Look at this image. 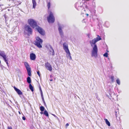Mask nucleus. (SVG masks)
Instances as JSON below:
<instances>
[{
    "label": "nucleus",
    "mask_w": 129,
    "mask_h": 129,
    "mask_svg": "<svg viewBox=\"0 0 129 129\" xmlns=\"http://www.w3.org/2000/svg\"><path fill=\"white\" fill-rule=\"evenodd\" d=\"M97 41L94 39L90 41L89 42L91 46L92 49L91 51V56L96 58L98 56V48L96 43Z\"/></svg>",
    "instance_id": "nucleus-1"
},
{
    "label": "nucleus",
    "mask_w": 129,
    "mask_h": 129,
    "mask_svg": "<svg viewBox=\"0 0 129 129\" xmlns=\"http://www.w3.org/2000/svg\"><path fill=\"white\" fill-rule=\"evenodd\" d=\"M63 48L67 53V57L70 59L71 60L72 58L71 55V53L68 48V45L67 43L65 42L63 43Z\"/></svg>",
    "instance_id": "nucleus-2"
},
{
    "label": "nucleus",
    "mask_w": 129,
    "mask_h": 129,
    "mask_svg": "<svg viewBox=\"0 0 129 129\" xmlns=\"http://www.w3.org/2000/svg\"><path fill=\"white\" fill-rule=\"evenodd\" d=\"M24 34H27L28 36L31 35L33 34L32 29L29 25H26L24 26Z\"/></svg>",
    "instance_id": "nucleus-3"
},
{
    "label": "nucleus",
    "mask_w": 129,
    "mask_h": 129,
    "mask_svg": "<svg viewBox=\"0 0 129 129\" xmlns=\"http://www.w3.org/2000/svg\"><path fill=\"white\" fill-rule=\"evenodd\" d=\"M43 41L39 37L36 38V40L34 41V44L38 48H41L42 46L41 44H42Z\"/></svg>",
    "instance_id": "nucleus-4"
},
{
    "label": "nucleus",
    "mask_w": 129,
    "mask_h": 129,
    "mask_svg": "<svg viewBox=\"0 0 129 129\" xmlns=\"http://www.w3.org/2000/svg\"><path fill=\"white\" fill-rule=\"evenodd\" d=\"M28 22L30 26L33 28L37 26V22L33 19H28Z\"/></svg>",
    "instance_id": "nucleus-5"
},
{
    "label": "nucleus",
    "mask_w": 129,
    "mask_h": 129,
    "mask_svg": "<svg viewBox=\"0 0 129 129\" xmlns=\"http://www.w3.org/2000/svg\"><path fill=\"white\" fill-rule=\"evenodd\" d=\"M47 20L48 22L50 23H52L55 21V18L52 13L51 12L49 16L47 17Z\"/></svg>",
    "instance_id": "nucleus-6"
},
{
    "label": "nucleus",
    "mask_w": 129,
    "mask_h": 129,
    "mask_svg": "<svg viewBox=\"0 0 129 129\" xmlns=\"http://www.w3.org/2000/svg\"><path fill=\"white\" fill-rule=\"evenodd\" d=\"M83 4L79 2L76 3L75 4V8L78 10H83L84 8Z\"/></svg>",
    "instance_id": "nucleus-7"
},
{
    "label": "nucleus",
    "mask_w": 129,
    "mask_h": 129,
    "mask_svg": "<svg viewBox=\"0 0 129 129\" xmlns=\"http://www.w3.org/2000/svg\"><path fill=\"white\" fill-rule=\"evenodd\" d=\"M0 56L2 57L6 63L8 62V59L7 56L4 51L0 50Z\"/></svg>",
    "instance_id": "nucleus-8"
},
{
    "label": "nucleus",
    "mask_w": 129,
    "mask_h": 129,
    "mask_svg": "<svg viewBox=\"0 0 129 129\" xmlns=\"http://www.w3.org/2000/svg\"><path fill=\"white\" fill-rule=\"evenodd\" d=\"M24 65L27 70L28 75L31 76V69L28 63L26 62H24Z\"/></svg>",
    "instance_id": "nucleus-9"
},
{
    "label": "nucleus",
    "mask_w": 129,
    "mask_h": 129,
    "mask_svg": "<svg viewBox=\"0 0 129 129\" xmlns=\"http://www.w3.org/2000/svg\"><path fill=\"white\" fill-rule=\"evenodd\" d=\"M46 47L49 50L50 54L54 56L55 55V52L52 47L50 45H49L46 46Z\"/></svg>",
    "instance_id": "nucleus-10"
},
{
    "label": "nucleus",
    "mask_w": 129,
    "mask_h": 129,
    "mask_svg": "<svg viewBox=\"0 0 129 129\" xmlns=\"http://www.w3.org/2000/svg\"><path fill=\"white\" fill-rule=\"evenodd\" d=\"M58 25L59 26L58 29L59 33L61 38H63V31L61 29L63 28V25H60V24H58Z\"/></svg>",
    "instance_id": "nucleus-11"
},
{
    "label": "nucleus",
    "mask_w": 129,
    "mask_h": 129,
    "mask_svg": "<svg viewBox=\"0 0 129 129\" xmlns=\"http://www.w3.org/2000/svg\"><path fill=\"white\" fill-rule=\"evenodd\" d=\"M36 28L38 32L42 35H43L45 34L44 32L41 28L38 26Z\"/></svg>",
    "instance_id": "nucleus-12"
},
{
    "label": "nucleus",
    "mask_w": 129,
    "mask_h": 129,
    "mask_svg": "<svg viewBox=\"0 0 129 129\" xmlns=\"http://www.w3.org/2000/svg\"><path fill=\"white\" fill-rule=\"evenodd\" d=\"M45 66L46 69L49 71L52 70V68L50 64L48 62H47L45 63Z\"/></svg>",
    "instance_id": "nucleus-13"
},
{
    "label": "nucleus",
    "mask_w": 129,
    "mask_h": 129,
    "mask_svg": "<svg viewBox=\"0 0 129 129\" xmlns=\"http://www.w3.org/2000/svg\"><path fill=\"white\" fill-rule=\"evenodd\" d=\"M14 90L18 94L20 95V97H21L20 95L22 94V93L21 91L19 89L15 87H14Z\"/></svg>",
    "instance_id": "nucleus-14"
},
{
    "label": "nucleus",
    "mask_w": 129,
    "mask_h": 129,
    "mask_svg": "<svg viewBox=\"0 0 129 129\" xmlns=\"http://www.w3.org/2000/svg\"><path fill=\"white\" fill-rule=\"evenodd\" d=\"M30 59L32 60H35L36 58V55L33 53H31L30 54Z\"/></svg>",
    "instance_id": "nucleus-15"
},
{
    "label": "nucleus",
    "mask_w": 129,
    "mask_h": 129,
    "mask_svg": "<svg viewBox=\"0 0 129 129\" xmlns=\"http://www.w3.org/2000/svg\"><path fill=\"white\" fill-rule=\"evenodd\" d=\"M33 3V8L35 9L36 5V0H32Z\"/></svg>",
    "instance_id": "nucleus-16"
},
{
    "label": "nucleus",
    "mask_w": 129,
    "mask_h": 129,
    "mask_svg": "<svg viewBox=\"0 0 129 129\" xmlns=\"http://www.w3.org/2000/svg\"><path fill=\"white\" fill-rule=\"evenodd\" d=\"M97 37L94 38V39L96 40L97 42L98 41L101 40L102 39L99 35H97Z\"/></svg>",
    "instance_id": "nucleus-17"
},
{
    "label": "nucleus",
    "mask_w": 129,
    "mask_h": 129,
    "mask_svg": "<svg viewBox=\"0 0 129 129\" xmlns=\"http://www.w3.org/2000/svg\"><path fill=\"white\" fill-rule=\"evenodd\" d=\"M105 120L106 124H107L108 126H110V124L108 120L106 119H105Z\"/></svg>",
    "instance_id": "nucleus-18"
},
{
    "label": "nucleus",
    "mask_w": 129,
    "mask_h": 129,
    "mask_svg": "<svg viewBox=\"0 0 129 129\" xmlns=\"http://www.w3.org/2000/svg\"><path fill=\"white\" fill-rule=\"evenodd\" d=\"M27 83L30 84L31 82V80L30 77H28L27 78Z\"/></svg>",
    "instance_id": "nucleus-19"
},
{
    "label": "nucleus",
    "mask_w": 129,
    "mask_h": 129,
    "mask_svg": "<svg viewBox=\"0 0 129 129\" xmlns=\"http://www.w3.org/2000/svg\"><path fill=\"white\" fill-rule=\"evenodd\" d=\"M29 89H30L32 91H34V89L33 86L31 85L30 84H29Z\"/></svg>",
    "instance_id": "nucleus-20"
},
{
    "label": "nucleus",
    "mask_w": 129,
    "mask_h": 129,
    "mask_svg": "<svg viewBox=\"0 0 129 129\" xmlns=\"http://www.w3.org/2000/svg\"><path fill=\"white\" fill-rule=\"evenodd\" d=\"M44 114L46 116L48 117L49 114L47 111L46 110H45L44 112Z\"/></svg>",
    "instance_id": "nucleus-21"
},
{
    "label": "nucleus",
    "mask_w": 129,
    "mask_h": 129,
    "mask_svg": "<svg viewBox=\"0 0 129 129\" xmlns=\"http://www.w3.org/2000/svg\"><path fill=\"white\" fill-rule=\"evenodd\" d=\"M116 82L119 85H120V80L119 78H117L116 80Z\"/></svg>",
    "instance_id": "nucleus-22"
},
{
    "label": "nucleus",
    "mask_w": 129,
    "mask_h": 129,
    "mask_svg": "<svg viewBox=\"0 0 129 129\" xmlns=\"http://www.w3.org/2000/svg\"><path fill=\"white\" fill-rule=\"evenodd\" d=\"M40 109L41 111L43 112L44 111L45 109V108L44 107L41 106L40 107Z\"/></svg>",
    "instance_id": "nucleus-23"
},
{
    "label": "nucleus",
    "mask_w": 129,
    "mask_h": 129,
    "mask_svg": "<svg viewBox=\"0 0 129 129\" xmlns=\"http://www.w3.org/2000/svg\"><path fill=\"white\" fill-rule=\"evenodd\" d=\"M103 56L106 57H108V53L107 52H105Z\"/></svg>",
    "instance_id": "nucleus-24"
},
{
    "label": "nucleus",
    "mask_w": 129,
    "mask_h": 129,
    "mask_svg": "<svg viewBox=\"0 0 129 129\" xmlns=\"http://www.w3.org/2000/svg\"><path fill=\"white\" fill-rule=\"evenodd\" d=\"M110 78L111 80V81L112 82H114V77L113 76H111L110 77Z\"/></svg>",
    "instance_id": "nucleus-25"
},
{
    "label": "nucleus",
    "mask_w": 129,
    "mask_h": 129,
    "mask_svg": "<svg viewBox=\"0 0 129 129\" xmlns=\"http://www.w3.org/2000/svg\"><path fill=\"white\" fill-rule=\"evenodd\" d=\"M95 96L96 98L98 99V100L99 101H101V100L100 99V98L98 97V95L97 94H96L95 95Z\"/></svg>",
    "instance_id": "nucleus-26"
},
{
    "label": "nucleus",
    "mask_w": 129,
    "mask_h": 129,
    "mask_svg": "<svg viewBox=\"0 0 129 129\" xmlns=\"http://www.w3.org/2000/svg\"><path fill=\"white\" fill-rule=\"evenodd\" d=\"M47 6L48 9H49L50 6V2H49L48 3Z\"/></svg>",
    "instance_id": "nucleus-27"
},
{
    "label": "nucleus",
    "mask_w": 129,
    "mask_h": 129,
    "mask_svg": "<svg viewBox=\"0 0 129 129\" xmlns=\"http://www.w3.org/2000/svg\"><path fill=\"white\" fill-rule=\"evenodd\" d=\"M41 96L42 98L43 102L45 101V100H44V98L43 97V94H42V93H41Z\"/></svg>",
    "instance_id": "nucleus-28"
},
{
    "label": "nucleus",
    "mask_w": 129,
    "mask_h": 129,
    "mask_svg": "<svg viewBox=\"0 0 129 129\" xmlns=\"http://www.w3.org/2000/svg\"><path fill=\"white\" fill-rule=\"evenodd\" d=\"M37 74H38V75L39 76V77L40 76V72H39V71H38L37 72Z\"/></svg>",
    "instance_id": "nucleus-29"
},
{
    "label": "nucleus",
    "mask_w": 129,
    "mask_h": 129,
    "mask_svg": "<svg viewBox=\"0 0 129 129\" xmlns=\"http://www.w3.org/2000/svg\"><path fill=\"white\" fill-rule=\"evenodd\" d=\"M40 91L41 95V93L43 94V92H42V89H41V88H40Z\"/></svg>",
    "instance_id": "nucleus-30"
},
{
    "label": "nucleus",
    "mask_w": 129,
    "mask_h": 129,
    "mask_svg": "<svg viewBox=\"0 0 129 129\" xmlns=\"http://www.w3.org/2000/svg\"><path fill=\"white\" fill-rule=\"evenodd\" d=\"M8 129H12V128L11 126H8Z\"/></svg>",
    "instance_id": "nucleus-31"
},
{
    "label": "nucleus",
    "mask_w": 129,
    "mask_h": 129,
    "mask_svg": "<svg viewBox=\"0 0 129 129\" xmlns=\"http://www.w3.org/2000/svg\"><path fill=\"white\" fill-rule=\"evenodd\" d=\"M22 119L24 120H25V117L23 116L22 117Z\"/></svg>",
    "instance_id": "nucleus-32"
},
{
    "label": "nucleus",
    "mask_w": 129,
    "mask_h": 129,
    "mask_svg": "<svg viewBox=\"0 0 129 129\" xmlns=\"http://www.w3.org/2000/svg\"><path fill=\"white\" fill-rule=\"evenodd\" d=\"M43 102V103H44V106H46V103H45V101H44V102Z\"/></svg>",
    "instance_id": "nucleus-33"
},
{
    "label": "nucleus",
    "mask_w": 129,
    "mask_h": 129,
    "mask_svg": "<svg viewBox=\"0 0 129 129\" xmlns=\"http://www.w3.org/2000/svg\"><path fill=\"white\" fill-rule=\"evenodd\" d=\"M69 124L68 123H67L66 124V126L67 127L68 126H69Z\"/></svg>",
    "instance_id": "nucleus-34"
},
{
    "label": "nucleus",
    "mask_w": 129,
    "mask_h": 129,
    "mask_svg": "<svg viewBox=\"0 0 129 129\" xmlns=\"http://www.w3.org/2000/svg\"><path fill=\"white\" fill-rule=\"evenodd\" d=\"M5 18L6 20L7 18V16H5Z\"/></svg>",
    "instance_id": "nucleus-35"
},
{
    "label": "nucleus",
    "mask_w": 129,
    "mask_h": 129,
    "mask_svg": "<svg viewBox=\"0 0 129 129\" xmlns=\"http://www.w3.org/2000/svg\"><path fill=\"white\" fill-rule=\"evenodd\" d=\"M6 63L8 66L9 67V64L8 63V62Z\"/></svg>",
    "instance_id": "nucleus-36"
},
{
    "label": "nucleus",
    "mask_w": 129,
    "mask_h": 129,
    "mask_svg": "<svg viewBox=\"0 0 129 129\" xmlns=\"http://www.w3.org/2000/svg\"><path fill=\"white\" fill-rule=\"evenodd\" d=\"M49 80L51 81H53V79L52 78L51 79H50Z\"/></svg>",
    "instance_id": "nucleus-37"
},
{
    "label": "nucleus",
    "mask_w": 129,
    "mask_h": 129,
    "mask_svg": "<svg viewBox=\"0 0 129 129\" xmlns=\"http://www.w3.org/2000/svg\"><path fill=\"white\" fill-rule=\"evenodd\" d=\"M40 114H43L44 113H43V112H40Z\"/></svg>",
    "instance_id": "nucleus-38"
},
{
    "label": "nucleus",
    "mask_w": 129,
    "mask_h": 129,
    "mask_svg": "<svg viewBox=\"0 0 129 129\" xmlns=\"http://www.w3.org/2000/svg\"><path fill=\"white\" fill-rule=\"evenodd\" d=\"M52 77V75H50V77Z\"/></svg>",
    "instance_id": "nucleus-39"
},
{
    "label": "nucleus",
    "mask_w": 129,
    "mask_h": 129,
    "mask_svg": "<svg viewBox=\"0 0 129 129\" xmlns=\"http://www.w3.org/2000/svg\"><path fill=\"white\" fill-rule=\"evenodd\" d=\"M86 15L87 16H88V14H87Z\"/></svg>",
    "instance_id": "nucleus-40"
},
{
    "label": "nucleus",
    "mask_w": 129,
    "mask_h": 129,
    "mask_svg": "<svg viewBox=\"0 0 129 129\" xmlns=\"http://www.w3.org/2000/svg\"><path fill=\"white\" fill-rule=\"evenodd\" d=\"M86 1H89V0H86Z\"/></svg>",
    "instance_id": "nucleus-41"
},
{
    "label": "nucleus",
    "mask_w": 129,
    "mask_h": 129,
    "mask_svg": "<svg viewBox=\"0 0 129 129\" xmlns=\"http://www.w3.org/2000/svg\"><path fill=\"white\" fill-rule=\"evenodd\" d=\"M19 113L20 114V112H19Z\"/></svg>",
    "instance_id": "nucleus-42"
},
{
    "label": "nucleus",
    "mask_w": 129,
    "mask_h": 129,
    "mask_svg": "<svg viewBox=\"0 0 129 129\" xmlns=\"http://www.w3.org/2000/svg\"><path fill=\"white\" fill-rule=\"evenodd\" d=\"M53 115L54 116H55V115H54V114H53Z\"/></svg>",
    "instance_id": "nucleus-43"
},
{
    "label": "nucleus",
    "mask_w": 129,
    "mask_h": 129,
    "mask_svg": "<svg viewBox=\"0 0 129 129\" xmlns=\"http://www.w3.org/2000/svg\"><path fill=\"white\" fill-rule=\"evenodd\" d=\"M95 0H93V1H94Z\"/></svg>",
    "instance_id": "nucleus-44"
}]
</instances>
